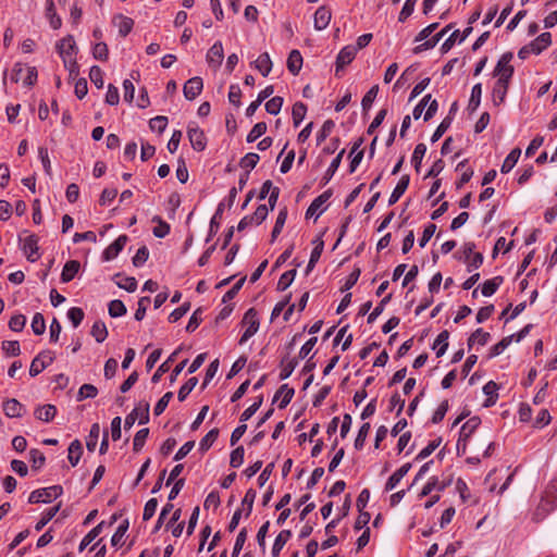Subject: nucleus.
<instances>
[{
    "label": "nucleus",
    "mask_w": 557,
    "mask_h": 557,
    "mask_svg": "<svg viewBox=\"0 0 557 557\" xmlns=\"http://www.w3.org/2000/svg\"><path fill=\"white\" fill-rule=\"evenodd\" d=\"M57 49L70 75L76 76L79 72V66L77 64L78 48L74 38L62 37L57 44Z\"/></svg>",
    "instance_id": "1"
},
{
    "label": "nucleus",
    "mask_w": 557,
    "mask_h": 557,
    "mask_svg": "<svg viewBox=\"0 0 557 557\" xmlns=\"http://www.w3.org/2000/svg\"><path fill=\"white\" fill-rule=\"evenodd\" d=\"M38 242L39 238L35 234H28L27 231H23L18 235L20 248L29 262H35L40 258Z\"/></svg>",
    "instance_id": "2"
},
{
    "label": "nucleus",
    "mask_w": 557,
    "mask_h": 557,
    "mask_svg": "<svg viewBox=\"0 0 557 557\" xmlns=\"http://www.w3.org/2000/svg\"><path fill=\"white\" fill-rule=\"evenodd\" d=\"M513 58L512 52H505L498 60L494 71L493 76L496 77L497 82H503L509 84L515 69L511 65V60Z\"/></svg>",
    "instance_id": "3"
},
{
    "label": "nucleus",
    "mask_w": 557,
    "mask_h": 557,
    "mask_svg": "<svg viewBox=\"0 0 557 557\" xmlns=\"http://www.w3.org/2000/svg\"><path fill=\"white\" fill-rule=\"evenodd\" d=\"M244 333L239 339V345L245 344L250 337H252L259 330L260 320L257 311L253 308H250L244 314L242 321Z\"/></svg>",
    "instance_id": "4"
},
{
    "label": "nucleus",
    "mask_w": 557,
    "mask_h": 557,
    "mask_svg": "<svg viewBox=\"0 0 557 557\" xmlns=\"http://www.w3.org/2000/svg\"><path fill=\"white\" fill-rule=\"evenodd\" d=\"M63 490L60 485L38 488L30 493L28 497L29 504L50 503L62 494Z\"/></svg>",
    "instance_id": "5"
},
{
    "label": "nucleus",
    "mask_w": 557,
    "mask_h": 557,
    "mask_svg": "<svg viewBox=\"0 0 557 557\" xmlns=\"http://www.w3.org/2000/svg\"><path fill=\"white\" fill-rule=\"evenodd\" d=\"M552 45L550 37H535L529 45L523 46L518 51L521 60L528 59L531 54H540Z\"/></svg>",
    "instance_id": "6"
},
{
    "label": "nucleus",
    "mask_w": 557,
    "mask_h": 557,
    "mask_svg": "<svg viewBox=\"0 0 557 557\" xmlns=\"http://www.w3.org/2000/svg\"><path fill=\"white\" fill-rule=\"evenodd\" d=\"M54 360V354L52 351L46 350L39 352L32 361L29 367V375L37 376L40 374L47 367H49Z\"/></svg>",
    "instance_id": "7"
},
{
    "label": "nucleus",
    "mask_w": 557,
    "mask_h": 557,
    "mask_svg": "<svg viewBox=\"0 0 557 557\" xmlns=\"http://www.w3.org/2000/svg\"><path fill=\"white\" fill-rule=\"evenodd\" d=\"M357 52L358 47H352V45H347L341 49L336 58V75H339V72L343 71L348 64H350L354 61Z\"/></svg>",
    "instance_id": "8"
},
{
    "label": "nucleus",
    "mask_w": 557,
    "mask_h": 557,
    "mask_svg": "<svg viewBox=\"0 0 557 557\" xmlns=\"http://www.w3.org/2000/svg\"><path fill=\"white\" fill-rule=\"evenodd\" d=\"M128 237L126 235H120L112 244H110L102 252L103 261H111L115 259L119 253L123 250Z\"/></svg>",
    "instance_id": "9"
},
{
    "label": "nucleus",
    "mask_w": 557,
    "mask_h": 557,
    "mask_svg": "<svg viewBox=\"0 0 557 557\" xmlns=\"http://www.w3.org/2000/svg\"><path fill=\"white\" fill-rule=\"evenodd\" d=\"M187 136L191 147L196 151L205 150L207 146V139L205 133L196 125H189L187 129Z\"/></svg>",
    "instance_id": "10"
},
{
    "label": "nucleus",
    "mask_w": 557,
    "mask_h": 557,
    "mask_svg": "<svg viewBox=\"0 0 557 557\" xmlns=\"http://www.w3.org/2000/svg\"><path fill=\"white\" fill-rule=\"evenodd\" d=\"M203 88L202 78L199 76H195L189 78L183 87L184 96L187 100H194L197 96L200 95Z\"/></svg>",
    "instance_id": "11"
},
{
    "label": "nucleus",
    "mask_w": 557,
    "mask_h": 557,
    "mask_svg": "<svg viewBox=\"0 0 557 557\" xmlns=\"http://www.w3.org/2000/svg\"><path fill=\"white\" fill-rule=\"evenodd\" d=\"M330 198V193L325 191L317 197L308 207L306 211V218H319L325 210L324 203Z\"/></svg>",
    "instance_id": "12"
},
{
    "label": "nucleus",
    "mask_w": 557,
    "mask_h": 557,
    "mask_svg": "<svg viewBox=\"0 0 557 557\" xmlns=\"http://www.w3.org/2000/svg\"><path fill=\"white\" fill-rule=\"evenodd\" d=\"M223 58V46L220 41H216L215 44H213V46L209 49L207 53V62L211 67L216 70L221 65Z\"/></svg>",
    "instance_id": "13"
},
{
    "label": "nucleus",
    "mask_w": 557,
    "mask_h": 557,
    "mask_svg": "<svg viewBox=\"0 0 557 557\" xmlns=\"http://www.w3.org/2000/svg\"><path fill=\"white\" fill-rule=\"evenodd\" d=\"M3 411L9 418H20L25 412V408L17 399L11 398L4 401Z\"/></svg>",
    "instance_id": "14"
},
{
    "label": "nucleus",
    "mask_w": 557,
    "mask_h": 557,
    "mask_svg": "<svg viewBox=\"0 0 557 557\" xmlns=\"http://www.w3.org/2000/svg\"><path fill=\"white\" fill-rule=\"evenodd\" d=\"M409 182H410L409 175H403L399 178L397 185L395 186V188L393 189V191L389 196V199H388L389 206L396 203L399 200V198L405 194L406 189L408 188Z\"/></svg>",
    "instance_id": "15"
},
{
    "label": "nucleus",
    "mask_w": 557,
    "mask_h": 557,
    "mask_svg": "<svg viewBox=\"0 0 557 557\" xmlns=\"http://www.w3.org/2000/svg\"><path fill=\"white\" fill-rule=\"evenodd\" d=\"M112 22L120 35H128L134 26V21L122 14L115 15Z\"/></svg>",
    "instance_id": "16"
},
{
    "label": "nucleus",
    "mask_w": 557,
    "mask_h": 557,
    "mask_svg": "<svg viewBox=\"0 0 557 557\" xmlns=\"http://www.w3.org/2000/svg\"><path fill=\"white\" fill-rule=\"evenodd\" d=\"M272 61L268 52L261 53L255 61L253 66L262 76L267 77L272 71Z\"/></svg>",
    "instance_id": "17"
},
{
    "label": "nucleus",
    "mask_w": 557,
    "mask_h": 557,
    "mask_svg": "<svg viewBox=\"0 0 557 557\" xmlns=\"http://www.w3.org/2000/svg\"><path fill=\"white\" fill-rule=\"evenodd\" d=\"M331 21V11L325 7H320L314 13V28L324 29Z\"/></svg>",
    "instance_id": "18"
},
{
    "label": "nucleus",
    "mask_w": 557,
    "mask_h": 557,
    "mask_svg": "<svg viewBox=\"0 0 557 557\" xmlns=\"http://www.w3.org/2000/svg\"><path fill=\"white\" fill-rule=\"evenodd\" d=\"M79 268H81V264L78 261H76V260L67 261L64 264L62 273H61V282L62 283L71 282L75 277V275L78 273Z\"/></svg>",
    "instance_id": "19"
},
{
    "label": "nucleus",
    "mask_w": 557,
    "mask_h": 557,
    "mask_svg": "<svg viewBox=\"0 0 557 557\" xmlns=\"http://www.w3.org/2000/svg\"><path fill=\"white\" fill-rule=\"evenodd\" d=\"M57 413V408L53 405H44L39 406L35 409L34 416L36 419L44 421V422H50Z\"/></svg>",
    "instance_id": "20"
},
{
    "label": "nucleus",
    "mask_w": 557,
    "mask_h": 557,
    "mask_svg": "<svg viewBox=\"0 0 557 557\" xmlns=\"http://www.w3.org/2000/svg\"><path fill=\"white\" fill-rule=\"evenodd\" d=\"M294 394V388L289 387L287 384H283L275 393L274 399H280L278 407L285 408L292 401Z\"/></svg>",
    "instance_id": "21"
},
{
    "label": "nucleus",
    "mask_w": 557,
    "mask_h": 557,
    "mask_svg": "<svg viewBox=\"0 0 557 557\" xmlns=\"http://www.w3.org/2000/svg\"><path fill=\"white\" fill-rule=\"evenodd\" d=\"M503 276H494L482 284L481 293L484 297H491L503 284Z\"/></svg>",
    "instance_id": "22"
},
{
    "label": "nucleus",
    "mask_w": 557,
    "mask_h": 557,
    "mask_svg": "<svg viewBox=\"0 0 557 557\" xmlns=\"http://www.w3.org/2000/svg\"><path fill=\"white\" fill-rule=\"evenodd\" d=\"M509 84L495 82L492 90V98L495 106H499L505 101Z\"/></svg>",
    "instance_id": "23"
},
{
    "label": "nucleus",
    "mask_w": 557,
    "mask_h": 557,
    "mask_svg": "<svg viewBox=\"0 0 557 557\" xmlns=\"http://www.w3.org/2000/svg\"><path fill=\"white\" fill-rule=\"evenodd\" d=\"M302 67V55L298 50H292L287 58V69L293 75H297Z\"/></svg>",
    "instance_id": "24"
},
{
    "label": "nucleus",
    "mask_w": 557,
    "mask_h": 557,
    "mask_svg": "<svg viewBox=\"0 0 557 557\" xmlns=\"http://www.w3.org/2000/svg\"><path fill=\"white\" fill-rule=\"evenodd\" d=\"M520 156H521V150L519 148L512 149L508 153V156L505 158V160L500 166V172L503 174L509 173L518 163Z\"/></svg>",
    "instance_id": "25"
},
{
    "label": "nucleus",
    "mask_w": 557,
    "mask_h": 557,
    "mask_svg": "<svg viewBox=\"0 0 557 557\" xmlns=\"http://www.w3.org/2000/svg\"><path fill=\"white\" fill-rule=\"evenodd\" d=\"M497 391H498V385L494 381H488L483 386V393L487 397L485 400V404H484L485 407H491L496 404V401L498 399Z\"/></svg>",
    "instance_id": "26"
},
{
    "label": "nucleus",
    "mask_w": 557,
    "mask_h": 557,
    "mask_svg": "<svg viewBox=\"0 0 557 557\" xmlns=\"http://www.w3.org/2000/svg\"><path fill=\"white\" fill-rule=\"evenodd\" d=\"M313 245L314 247L311 251L310 259L307 264V272L312 271L317 262L319 261L324 248V242L321 238H317L315 240H313Z\"/></svg>",
    "instance_id": "27"
},
{
    "label": "nucleus",
    "mask_w": 557,
    "mask_h": 557,
    "mask_svg": "<svg viewBox=\"0 0 557 557\" xmlns=\"http://www.w3.org/2000/svg\"><path fill=\"white\" fill-rule=\"evenodd\" d=\"M442 37H417L416 41H422L413 48V53L419 54L423 51L433 49Z\"/></svg>",
    "instance_id": "28"
},
{
    "label": "nucleus",
    "mask_w": 557,
    "mask_h": 557,
    "mask_svg": "<svg viewBox=\"0 0 557 557\" xmlns=\"http://www.w3.org/2000/svg\"><path fill=\"white\" fill-rule=\"evenodd\" d=\"M449 333L445 330L442 331L434 341L433 349L435 350L436 357H442L448 348Z\"/></svg>",
    "instance_id": "29"
},
{
    "label": "nucleus",
    "mask_w": 557,
    "mask_h": 557,
    "mask_svg": "<svg viewBox=\"0 0 557 557\" xmlns=\"http://www.w3.org/2000/svg\"><path fill=\"white\" fill-rule=\"evenodd\" d=\"M292 532L289 530H283L275 537L273 546H272V555L273 557H277L283 549L286 542L290 539Z\"/></svg>",
    "instance_id": "30"
},
{
    "label": "nucleus",
    "mask_w": 557,
    "mask_h": 557,
    "mask_svg": "<svg viewBox=\"0 0 557 557\" xmlns=\"http://www.w3.org/2000/svg\"><path fill=\"white\" fill-rule=\"evenodd\" d=\"M67 451H69V456H67L69 461L73 467H75L78 463L81 456L83 454V447H82L81 442L78 440H74L70 444Z\"/></svg>",
    "instance_id": "31"
},
{
    "label": "nucleus",
    "mask_w": 557,
    "mask_h": 557,
    "mask_svg": "<svg viewBox=\"0 0 557 557\" xmlns=\"http://www.w3.org/2000/svg\"><path fill=\"white\" fill-rule=\"evenodd\" d=\"M490 333L483 331V329L475 330L472 335L468 339V346L471 348L472 345L478 344L479 346H484L490 341Z\"/></svg>",
    "instance_id": "32"
},
{
    "label": "nucleus",
    "mask_w": 557,
    "mask_h": 557,
    "mask_svg": "<svg viewBox=\"0 0 557 557\" xmlns=\"http://www.w3.org/2000/svg\"><path fill=\"white\" fill-rule=\"evenodd\" d=\"M103 522H100L95 528H92L81 541L78 550L83 552L102 531Z\"/></svg>",
    "instance_id": "33"
},
{
    "label": "nucleus",
    "mask_w": 557,
    "mask_h": 557,
    "mask_svg": "<svg viewBox=\"0 0 557 557\" xmlns=\"http://www.w3.org/2000/svg\"><path fill=\"white\" fill-rule=\"evenodd\" d=\"M117 281H115V284L122 288L125 289L128 293H133L137 288V281L133 276H121L120 274L115 275Z\"/></svg>",
    "instance_id": "34"
},
{
    "label": "nucleus",
    "mask_w": 557,
    "mask_h": 557,
    "mask_svg": "<svg viewBox=\"0 0 557 557\" xmlns=\"http://www.w3.org/2000/svg\"><path fill=\"white\" fill-rule=\"evenodd\" d=\"M286 219H287V209L283 208L280 210V212L277 214L275 224H274L272 233H271L272 242H274L276 239V237L281 234V232L285 225Z\"/></svg>",
    "instance_id": "35"
},
{
    "label": "nucleus",
    "mask_w": 557,
    "mask_h": 557,
    "mask_svg": "<svg viewBox=\"0 0 557 557\" xmlns=\"http://www.w3.org/2000/svg\"><path fill=\"white\" fill-rule=\"evenodd\" d=\"M100 435V426L98 423H94L90 428L89 434L86 438V447L89 451H94L97 447Z\"/></svg>",
    "instance_id": "36"
},
{
    "label": "nucleus",
    "mask_w": 557,
    "mask_h": 557,
    "mask_svg": "<svg viewBox=\"0 0 557 557\" xmlns=\"http://www.w3.org/2000/svg\"><path fill=\"white\" fill-rule=\"evenodd\" d=\"M60 506H53L42 511L39 521L35 525L36 531H40L59 511Z\"/></svg>",
    "instance_id": "37"
},
{
    "label": "nucleus",
    "mask_w": 557,
    "mask_h": 557,
    "mask_svg": "<svg viewBox=\"0 0 557 557\" xmlns=\"http://www.w3.org/2000/svg\"><path fill=\"white\" fill-rule=\"evenodd\" d=\"M307 113V107L302 102H296L293 106L292 116L293 123L295 127H298L300 123L304 121Z\"/></svg>",
    "instance_id": "38"
},
{
    "label": "nucleus",
    "mask_w": 557,
    "mask_h": 557,
    "mask_svg": "<svg viewBox=\"0 0 557 557\" xmlns=\"http://www.w3.org/2000/svg\"><path fill=\"white\" fill-rule=\"evenodd\" d=\"M177 352V350L172 352L169 358L162 364H160L151 377L152 383H158L161 380V376L170 370V363L174 361Z\"/></svg>",
    "instance_id": "39"
},
{
    "label": "nucleus",
    "mask_w": 557,
    "mask_h": 557,
    "mask_svg": "<svg viewBox=\"0 0 557 557\" xmlns=\"http://www.w3.org/2000/svg\"><path fill=\"white\" fill-rule=\"evenodd\" d=\"M91 335L95 337L96 342H104L108 337V330L106 324L102 321H96L91 327Z\"/></svg>",
    "instance_id": "40"
},
{
    "label": "nucleus",
    "mask_w": 557,
    "mask_h": 557,
    "mask_svg": "<svg viewBox=\"0 0 557 557\" xmlns=\"http://www.w3.org/2000/svg\"><path fill=\"white\" fill-rule=\"evenodd\" d=\"M260 157L258 153L255 152H248L240 159V166L246 170V172H250L257 163L259 162Z\"/></svg>",
    "instance_id": "41"
},
{
    "label": "nucleus",
    "mask_w": 557,
    "mask_h": 557,
    "mask_svg": "<svg viewBox=\"0 0 557 557\" xmlns=\"http://www.w3.org/2000/svg\"><path fill=\"white\" fill-rule=\"evenodd\" d=\"M110 317L120 318L126 313V307L120 299L111 300L108 307Z\"/></svg>",
    "instance_id": "42"
},
{
    "label": "nucleus",
    "mask_w": 557,
    "mask_h": 557,
    "mask_svg": "<svg viewBox=\"0 0 557 557\" xmlns=\"http://www.w3.org/2000/svg\"><path fill=\"white\" fill-rule=\"evenodd\" d=\"M513 342V335L504 337L500 342L495 344L490 349V357H496L504 352V350Z\"/></svg>",
    "instance_id": "43"
},
{
    "label": "nucleus",
    "mask_w": 557,
    "mask_h": 557,
    "mask_svg": "<svg viewBox=\"0 0 557 557\" xmlns=\"http://www.w3.org/2000/svg\"><path fill=\"white\" fill-rule=\"evenodd\" d=\"M152 222H157L158 225L153 227V235L158 238H164L170 233V225L164 222L160 216L156 215L152 218Z\"/></svg>",
    "instance_id": "44"
},
{
    "label": "nucleus",
    "mask_w": 557,
    "mask_h": 557,
    "mask_svg": "<svg viewBox=\"0 0 557 557\" xmlns=\"http://www.w3.org/2000/svg\"><path fill=\"white\" fill-rule=\"evenodd\" d=\"M481 96H482V84L478 83L471 89V96H470V100H469V109L474 111L479 108V106L481 103Z\"/></svg>",
    "instance_id": "45"
},
{
    "label": "nucleus",
    "mask_w": 557,
    "mask_h": 557,
    "mask_svg": "<svg viewBox=\"0 0 557 557\" xmlns=\"http://www.w3.org/2000/svg\"><path fill=\"white\" fill-rule=\"evenodd\" d=\"M295 276H296V270H290V271L284 272L278 278L277 289L281 292L287 289L294 282Z\"/></svg>",
    "instance_id": "46"
},
{
    "label": "nucleus",
    "mask_w": 557,
    "mask_h": 557,
    "mask_svg": "<svg viewBox=\"0 0 557 557\" xmlns=\"http://www.w3.org/2000/svg\"><path fill=\"white\" fill-rule=\"evenodd\" d=\"M370 429H371V425L368 422L363 423L360 426V429L358 431V434H357V437L355 440V448L357 450H360V449L363 448Z\"/></svg>",
    "instance_id": "47"
},
{
    "label": "nucleus",
    "mask_w": 557,
    "mask_h": 557,
    "mask_svg": "<svg viewBox=\"0 0 557 557\" xmlns=\"http://www.w3.org/2000/svg\"><path fill=\"white\" fill-rule=\"evenodd\" d=\"M30 327L35 335H41L46 331L45 318L41 313L37 312L32 319Z\"/></svg>",
    "instance_id": "48"
},
{
    "label": "nucleus",
    "mask_w": 557,
    "mask_h": 557,
    "mask_svg": "<svg viewBox=\"0 0 557 557\" xmlns=\"http://www.w3.org/2000/svg\"><path fill=\"white\" fill-rule=\"evenodd\" d=\"M335 123L332 120H326L321 129L317 134V144H322L333 132Z\"/></svg>",
    "instance_id": "49"
},
{
    "label": "nucleus",
    "mask_w": 557,
    "mask_h": 557,
    "mask_svg": "<svg viewBox=\"0 0 557 557\" xmlns=\"http://www.w3.org/2000/svg\"><path fill=\"white\" fill-rule=\"evenodd\" d=\"M451 122H453V117L446 116L440 123V125L436 127V129L434 131L433 135L431 136V141L432 143L437 141L446 133V131L450 127Z\"/></svg>",
    "instance_id": "50"
},
{
    "label": "nucleus",
    "mask_w": 557,
    "mask_h": 557,
    "mask_svg": "<svg viewBox=\"0 0 557 557\" xmlns=\"http://www.w3.org/2000/svg\"><path fill=\"white\" fill-rule=\"evenodd\" d=\"M426 152V146L424 144H418L413 150L411 157V163L413 164L417 171L420 170L422 159Z\"/></svg>",
    "instance_id": "51"
},
{
    "label": "nucleus",
    "mask_w": 557,
    "mask_h": 557,
    "mask_svg": "<svg viewBox=\"0 0 557 557\" xmlns=\"http://www.w3.org/2000/svg\"><path fill=\"white\" fill-rule=\"evenodd\" d=\"M267 132V124L264 122H259L255 124L251 131L248 133L246 140L247 143H255L259 137H261Z\"/></svg>",
    "instance_id": "52"
},
{
    "label": "nucleus",
    "mask_w": 557,
    "mask_h": 557,
    "mask_svg": "<svg viewBox=\"0 0 557 557\" xmlns=\"http://www.w3.org/2000/svg\"><path fill=\"white\" fill-rule=\"evenodd\" d=\"M127 528H128L127 521H125L124 523H122L117 527L116 531L114 532V534L112 535V539H111L112 546L121 547L123 545V539L127 531Z\"/></svg>",
    "instance_id": "53"
},
{
    "label": "nucleus",
    "mask_w": 557,
    "mask_h": 557,
    "mask_svg": "<svg viewBox=\"0 0 557 557\" xmlns=\"http://www.w3.org/2000/svg\"><path fill=\"white\" fill-rule=\"evenodd\" d=\"M98 394V389L95 385L91 384H83L77 393V400H83L87 398H95Z\"/></svg>",
    "instance_id": "54"
},
{
    "label": "nucleus",
    "mask_w": 557,
    "mask_h": 557,
    "mask_svg": "<svg viewBox=\"0 0 557 557\" xmlns=\"http://www.w3.org/2000/svg\"><path fill=\"white\" fill-rule=\"evenodd\" d=\"M197 383V377H190L184 385H182L177 393L178 400L184 401L190 392L195 388Z\"/></svg>",
    "instance_id": "55"
},
{
    "label": "nucleus",
    "mask_w": 557,
    "mask_h": 557,
    "mask_svg": "<svg viewBox=\"0 0 557 557\" xmlns=\"http://www.w3.org/2000/svg\"><path fill=\"white\" fill-rule=\"evenodd\" d=\"M263 397L259 396L257 399L248 407L246 408L243 413L240 414V422L248 421L260 408L262 405Z\"/></svg>",
    "instance_id": "56"
},
{
    "label": "nucleus",
    "mask_w": 557,
    "mask_h": 557,
    "mask_svg": "<svg viewBox=\"0 0 557 557\" xmlns=\"http://www.w3.org/2000/svg\"><path fill=\"white\" fill-rule=\"evenodd\" d=\"M219 436V431L216 429H213L209 431L205 437L201 438L199 443V449L202 451L208 450L212 444L216 441Z\"/></svg>",
    "instance_id": "57"
},
{
    "label": "nucleus",
    "mask_w": 557,
    "mask_h": 557,
    "mask_svg": "<svg viewBox=\"0 0 557 557\" xmlns=\"http://www.w3.org/2000/svg\"><path fill=\"white\" fill-rule=\"evenodd\" d=\"M89 78L98 89H101L103 87V72L99 66L94 65L90 67Z\"/></svg>",
    "instance_id": "58"
},
{
    "label": "nucleus",
    "mask_w": 557,
    "mask_h": 557,
    "mask_svg": "<svg viewBox=\"0 0 557 557\" xmlns=\"http://www.w3.org/2000/svg\"><path fill=\"white\" fill-rule=\"evenodd\" d=\"M24 72H25V76L22 79L23 84L28 87L34 86L38 78L37 69L35 66L25 64Z\"/></svg>",
    "instance_id": "59"
},
{
    "label": "nucleus",
    "mask_w": 557,
    "mask_h": 557,
    "mask_svg": "<svg viewBox=\"0 0 557 557\" xmlns=\"http://www.w3.org/2000/svg\"><path fill=\"white\" fill-rule=\"evenodd\" d=\"M283 106V98L282 97H273L270 100L265 102V111L269 114L277 115L282 109Z\"/></svg>",
    "instance_id": "60"
},
{
    "label": "nucleus",
    "mask_w": 557,
    "mask_h": 557,
    "mask_svg": "<svg viewBox=\"0 0 557 557\" xmlns=\"http://www.w3.org/2000/svg\"><path fill=\"white\" fill-rule=\"evenodd\" d=\"M245 449L243 446L236 447L230 457V466L232 468H239L244 462Z\"/></svg>",
    "instance_id": "61"
},
{
    "label": "nucleus",
    "mask_w": 557,
    "mask_h": 557,
    "mask_svg": "<svg viewBox=\"0 0 557 557\" xmlns=\"http://www.w3.org/2000/svg\"><path fill=\"white\" fill-rule=\"evenodd\" d=\"M256 491L252 488H249L242 502V509L246 511V517H248L252 511L253 502L256 499Z\"/></svg>",
    "instance_id": "62"
},
{
    "label": "nucleus",
    "mask_w": 557,
    "mask_h": 557,
    "mask_svg": "<svg viewBox=\"0 0 557 557\" xmlns=\"http://www.w3.org/2000/svg\"><path fill=\"white\" fill-rule=\"evenodd\" d=\"M66 315L73 327H77L84 319V311L78 307H72L67 310Z\"/></svg>",
    "instance_id": "63"
},
{
    "label": "nucleus",
    "mask_w": 557,
    "mask_h": 557,
    "mask_svg": "<svg viewBox=\"0 0 557 557\" xmlns=\"http://www.w3.org/2000/svg\"><path fill=\"white\" fill-rule=\"evenodd\" d=\"M377 91H379V86L377 85H374L372 86L368 92L363 96L362 100H361V106H362V109L366 111V110H369L373 103V101L375 100L376 96H377Z\"/></svg>",
    "instance_id": "64"
}]
</instances>
